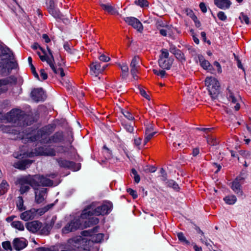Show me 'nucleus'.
<instances>
[{
	"instance_id": "f257e3e1",
	"label": "nucleus",
	"mask_w": 251,
	"mask_h": 251,
	"mask_svg": "<svg viewBox=\"0 0 251 251\" xmlns=\"http://www.w3.org/2000/svg\"><path fill=\"white\" fill-rule=\"evenodd\" d=\"M112 207V203L110 202H104L101 205H99L97 202H92L87 205L80 215L81 219L87 220L85 221L84 226L89 227L97 224L99 219L96 217H91L107 215L110 212Z\"/></svg>"
},
{
	"instance_id": "f03ea898",
	"label": "nucleus",
	"mask_w": 251,
	"mask_h": 251,
	"mask_svg": "<svg viewBox=\"0 0 251 251\" xmlns=\"http://www.w3.org/2000/svg\"><path fill=\"white\" fill-rule=\"evenodd\" d=\"M53 130V126L49 125L38 130L37 134L34 136L27 134L26 138H23V140L25 141L27 139L28 142H31L38 141L42 144H54L61 142L63 140L62 132H56L53 136L49 137Z\"/></svg>"
},
{
	"instance_id": "7ed1b4c3",
	"label": "nucleus",
	"mask_w": 251,
	"mask_h": 251,
	"mask_svg": "<svg viewBox=\"0 0 251 251\" xmlns=\"http://www.w3.org/2000/svg\"><path fill=\"white\" fill-rule=\"evenodd\" d=\"M17 182L20 185V192L21 194L28 191L29 186L36 190L37 187L51 186L53 184L52 180L39 175L23 176L18 179Z\"/></svg>"
},
{
	"instance_id": "20e7f679",
	"label": "nucleus",
	"mask_w": 251,
	"mask_h": 251,
	"mask_svg": "<svg viewBox=\"0 0 251 251\" xmlns=\"http://www.w3.org/2000/svg\"><path fill=\"white\" fill-rule=\"evenodd\" d=\"M67 250H64L62 248L52 247L50 248H39L38 251H89L90 247L87 243V240L81 236L76 237L70 239L68 242Z\"/></svg>"
},
{
	"instance_id": "39448f33",
	"label": "nucleus",
	"mask_w": 251,
	"mask_h": 251,
	"mask_svg": "<svg viewBox=\"0 0 251 251\" xmlns=\"http://www.w3.org/2000/svg\"><path fill=\"white\" fill-rule=\"evenodd\" d=\"M32 48L34 50H37L38 48L41 49L43 54H41L40 52H37L40 59L43 62H46L54 74L59 75L61 77L65 76V73L63 70L62 68L60 67V65H58V66L55 65L54 57L51 50L48 46H47L48 52L41 48L37 43H34L32 46Z\"/></svg>"
},
{
	"instance_id": "423d86ee",
	"label": "nucleus",
	"mask_w": 251,
	"mask_h": 251,
	"mask_svg": "<svg viewBox=\"0 0 251 251\" xmlns=\"http://www.w3.org/2000/svg\"><path fill=\"white\" fill-rule=\"evenodd\" d=\"M27 118V116L24 115L22 111L17 109L11 110L6 116L8 122L13 123L19 126L28 125V123L25 122Z\"/></svg>"
},
{
	"instance_id": "0eeeda50",
	"label": "nucleus",
	"mask_w": 251,
	"mask_h": 251,
	"mask_svg": "<svg viewBox=\"0 0 251 251\" xmlns=\"http://www.w3.org/2000/svg\"><path fill=\"white\" fill-rule=\"evenodd\" d=\"M56 155V151L54 149L49 147H39L36 148L34 151L27 152L23 154L20 153L19 157L23 155L22 158L24 157H33L38 155H45L53 156ZM15 157H19L18 156H15Z\"/></svg>"
},
{
	"instance_id": "6e6552de",
	"label": "nucleus",
	"mask_w": 251,
	"mask_h": 251,
	"mask_svg": "<svg viewBox=\"0 0 251 251\" xmlns=\"http://www.w3.org/2000/svg\"><path fill=\"white\" fill-rule=\"evenodd\" d=\"M205 84L207 86L209 94L212 99H216L220 93V84L215 78L210 76L205 79Z\"/></svg>"
},
{
	"instance_id": "1a4fd4ad",
	"label": "nucleus",
	"mask_w": 251,
	"mask_h": 251,
	"mask_svg": "<svg viewBox=\"0 0 251 251\" xmlns=\"http://www.w3.org/2000/svg\"><path fill=\"white\" fill-rule=\"evenodd\" d=\"M99 228L98 226H96L92 229L82 231V235L84 236H90L91 237L89 240H87V243L89 246H90L93 243H100L103 240V234L97 233Z\"/></svg>"
},
{
	"instance_id": "9d476101",
	"label": "nucleus",
	"mask_w": 251,
	"mask_h": 251,
	"mask_svg": "<svg viewBox=\"0 0 251 251\" xmlns=\"http://www.w3.org/2000/svg\"><path fill=\"white\" fill-rule=\"evenodd\" d=\"M160 52L158 59L159 66L163 69L169 70L174 62V58L169 56V52L166 49H162Z\"/></svg>"
},
{
	"instance_id": "9b49d317",
	"label": "nucleus",
	"mask_w": 251,
	"mask_h": 251,
	"mask_svg": "<svg viewBox=\"0 0 251 251\" xmlns=\"http://www.w3.org/2000/svg\"><path fill=\"white\" fill-rule=\"evenodd\" d=\"M81 220L82 219L80 217L79 219H74L72 220L62 229V232L64 234H66L77 230L82 226L81 225Z\"/></svg>"
},
{
	"instance_id": "f8f14e48",
	"label": "nucleus",
	"mask_w": 251,
	"mask_h": 251,
	"mask_svg": "<svg viewBox=\"0 0 251 251\" xmlns=\"http://www.w3.org/2000/svg\"><path fill=\"white\" fill-rule=\"evenodd\" d=\"M140 59L138 56H134L130 63V73L135 80H137L138 79V76L137 74L139 73V62Z\"/></svg>"
},
{
	"instance_id": "ddd939ff",
	"label": "nucleus",
	"mask_w": 251,
	"mask_h": 251,
	"mask_svg": "<svg viewBox=\"0 0 251 251\" xmlns=\"http://www.w3.org/2000/svg\"><path fill=\"white\" fill-rule=\"evenodd\" d=\"M124 21L129 25H131L139 32H142L143 26L142 23L137 18L133 17H128L124 18Z\"/></svg>"
},
{
	"instance_id": "4468645a",
	"label": "nucleus",
	"mask_w": 251,
	"mask_h": 251,
	"mask_svg": "<svg viewBox=\"0 0 251 251\" xmlns=\"http://www.w3.org/2000/svg\"><path fill=\"white\" fill-rule=\"evenodd\" d=\"M32 99L35 101H43L46 98V94L42 88H34L30 94Z\"/></svg>"
},
{
	"instance_id": "2eb2a0df",
	"label": "nucleus",
	"mask_w": 251,
	"mask_h": 251,
	"mask_svg": "<svg viewBox=\"0 0 251 251\" xmlns=\"http://www.w3.org/2000/svg\"><path fill=\"white\" fill-rule=\"evenodd\" d=\"M16 82V79L13 76H9L0 79V94L7 90V86L9 84L15 83Z\"/></svg>"
},
{
	"instance_id": "dca6fc26",
	"label": "nucleus",
	"mask_w": 251,
	"mask_h": 251,
	"mask_svg": "<svg viewBox=\"0 0 251 251\" xmlns=\"http://www.w3.org/2000/svg\"><path fill=\"white\" fill-rule=\"evenodd\" d=\"M42 223L38 221H34L27 223L25 227L30 232L35 233H38L39 230L42 227Z\"/></svg>"
},
{
	"instance_id": "f3484780",
	"label": "nucleus",
	"mask_w": 251,
	"mask_h": 251,
	"mask_svg": "<svg viewBox=\"0 0 251 251\" xmlns=\"http://www.w3.org/2000/svg\"><path fill=\"white\" fill-rule=\"evenodd\" d=\"M56 160L59 166L61 168L72 169L74 171L75 170V163L73 161L67 160L62 158H57Z\"/></svg>"
},
{
	"instance_id": "a211bd4d",
	"label": "nucleus",
	"mask_w": 251,
	"mask_h": 251,
	"mask_svg": "<svg viewBox=\"0 0 251 251\" xmlns=\"http://www.w3.org/2000/svg\"><path fill=\"white\" fill-rule=\"evenodd\" d=\"M13 247L17 251L24 249L27 245V241L25 238H17L13 241Z\"/></svg>"
},
{
	"instance_id": "6ab92c4d",
	"label": "nucleus",
	"mask_w": 251,
	"mask_h": 251,
	"mask_svg": "<svg viewBox=\"0 0 251 251\" xmlns=\"http://www.w3.org/2000/svg\"><path fill=\"white\" fill-rule=\"evenodd\" d=\"M35 201L38 203L42 202L46 198L47 189L42 188L39 190L38 189V187H37V189L35 190Z\"/></svg>"
},
{
	"instance_id": "aec40b11",
	"label": "nucleus",
	"mask_w": 251,
	"mask_h": 251,
	"mask_svg": "<svg viewBox=\"0 0 251 251\" xmlns=\"http://www.w3.org/2000/svg\"><path fill=\"white\" fill-rule=\"evenodd\" d=\"M90 74L97 76L99 74L102 72L105 67L101 68L100 63L98 62H93L90 65Z\"/></svg>"
},
{
	"instance_id": "412c9836",
	"label": "nucleus",
	"mask_w": 251,
	"mask_h": 251,
	"mask_svg": "<svg viewBox=\"0 0 251 251\" xmlns=\"http://www.w3.org/2000/svg\"><path fill=\"white\" fill-rule=\"evenodd\" d=\"M32 161L29 159H25L15 163L14 166L21 170H24L28 168L32 164Z\"/></svg>"
},
{
	"instance_id": "4be33fe9",
	"label": "nucleus",
	"mask_w": 251,
	"mask_h": 251,
	"mask_svg": "<svg viewBox=\"0 0 251 251\" xmlns=\"http://www.w3.org/2000/svg\"><path fill=\"white\" fill-rule=\"evenodd\" d=\"M36 210L35 209H31L29 210L25 211L22 213L20 215L21 219L27 221L34 218L36 214Z\"/></svg>"
},
{
	"instance_id": "5701e85b",
	"label": "nucleus",
	"mask_w": 251,
	"mask_h": 251,
	"mask_svg": "<svg viewBox=\"0 0 251 251\" xmlns=\"http://www.w3.org/2000/svg\"><path fill=\"white\" fill-rule=\"evenodd\" d=\"M227 92L226 93V97L229 101H231L233 103L236 104L234 106L235 110L238 111L240 108V104L237 102V99L235 95L231 92L228 88L227 89Z\"/></svg>"
},
{
	"instance_id": "b1692460",
	"label": "nucleus",
	"mask_w": 251,
	"mask_h": 251,
	"mask_svg": "<svg viewBox=\"0 0 251 251\" xmlns=\"http://www.w3.org/2000/svg\"><path fill=\"white\" fill-rule=\"evenodd\" d=\"M214 3L217 7L223 9L228 8L231 4L229 0H214Z\"/></svg>"
},
{
	"instance_id": "393cba45",
	"label": "nucleus",
	"mask_w": 251,
	"mask_h": 251,
	"mask_svg": "<svg viewBox=\"0 0 251 251\" xmlns=\"http://www.w3.org/2000/svg\"><path fill=\"white\" fill-rule=\"evenodd\" d=\"M1 55L6 57V59L9 60H13L14 54L12 51L7 47L3 48L1 50Z\"/></svg>"
},
{
	"instance_id": "a878e982",
	"label": "nucleus",
	"mask_w": 251,
	"mask_h": 251,
	"mask_svg": "<svg viewBox=\"0 0 251 251\" xmlns=\"http://www.w3.org/2000/svg\"><path fill=\"white\" fill-rule=\"evenodd\" d=\"M100 6L101 8L111 14H118L117 11L116 9L112 7L110 4H101Z\"/></svg>"
},
{
	"instance_id": "bb28decb",
	"label": "nucleus",
	"mask_w": 251,
	"mask_h": 251,
	"mask_svg": "<svg viewBox=\"0 0 251 251\" xmlns=\"http://www.w3.org/2000/svg\"><path fill=\"white\" fill-rule=\"evenodd\" d=\"M241 186L238 180H235L232 182V189L237 195H242V191L241 190Z\"/></svg>"
},
{
	"instance_id": "cd10ccee",
	"label": "nucleus",
	"mask_w": 251,
	"mask_h": 251,
	"mask_svg": "<svg viewBox=\"0 0 251 251\" xmlns=\"http://www.w3.org/2000/svg\"><path fill=\"white\" fill-rule=\"evenodd\" d=\"M51 229L50 226L49 224H46L44 226L42 225V227L39 230L38 234L42 235H47L49 234Z\"/></svg>"
},
{
	"instance_id": "c85d7f7f",
	"label": "nucleus",
	"mask_w": 251,
	"mask_h": 251,
	"mask_svg": "<svg viewBox=\"0 0 251 251\" xmlns=\"http://www.w3.org/2000/svg\"><path fill=\"white\" fill-rule=\"evenodd\" d=\"M11 226L20 231H23L25 229V226L23 223L19 221H15L11 223Z\"/></svg>"
},
{
	"instance_id": "c756f323",
	"label": "nucleus",
	"mask_w": 251,
	"mask_h": 251,
	"mask_svg": "<svg viewBox=\"0 0 251 251\" xmlns=\"http://www.w3.org/2000/svg\"><path fill=\"white\" fill-rule=\"evenodd\" d=\"M16 205L18 209L21 211L25 210L26 207L24 205V200L22 197L19 196L16 201Z\"/></svg>"
},
{
	"instance_id": "7c9ffc66",
	"label": "nucleus",
	"mask_w": 251,
	"mask_h": 251,
	"mask_svg": "<svg viewBox=\"0 0 251 251\" xmlns=\"http://www.w3.org/2000/svg\"><path fill=\"white\" fill-rule=\"evenodd\" d=\"M224 200L226 203L231 205L234 204L236 202L237 199L235 196L230 195L226 196L224 198Z\"/></svg>"
},
{
	"instance_id": "2f4dec72",
	"label": "nucleus",
	"mask_w": 251,
	"mask_h": 251,
	"mask_svg": "<svg viewBox=\"0 0 251 251\" xmlns=\"http://www.w3.org/2000/svg\"><path fill=\"white\" fill-rule=\"evenodd\" d=\"M8 184L5 180H3L0 184V196L5 194L8 188Z\"/></svg>"
},
{
	"instance_id": "473e14b6",
	"label": "nucleus",
	"mask_w": 251,
	"mask_h": 251,
	"mask_svg": "<svg viewBox=\"0 0 251 251\" xmlns=\"http://www.w3.org/2000/svg\"><path fill=\"white\" fill-rule=\"evenodd\" d=\"M201 66L205 70H210L211 66L208 61L205 60L203 58H199Z\"/></svg>"
},
{
	"instance_id": "72a5a7b5",
	"label": "nucleus",
	"mask_w": 251,
	"mask_h": 251,
	"mask_svg": "<svg viewBox=\"0 0 251 251\" xmlns=\"http://www.w3.org/2000/svg\"><path fill=\"white\" fill-rule=\"evenodd\" d=\"M49 12L55 18L62 19V15L60 14L59 11L56 9L54 8L53 9L49 10Z\"/></svg>"
},
{
	"instance_id": "f704fd0d",
	"label": "nucleus",
	"mask_w": 251,
	"mask_h": 251,
	"mask_svg": "<svg viewBox=\"0 0 251 251\" xmlns=\"http://www.w3.org/2000/svg\"><path fill=\"white\" fill-rule=\"evenodd\" d=\"M177 236L178 240L180 242H181L185 244H187V245L190 244V242L188 240H186L184 234L182 232L177 233Z\"/></svg>"
},
{
	"instance_id": "c9c22d12",
	"label": "nucleus",
	"mask_w": 251,
	"mask_h": 251,
	"mask_svg": "<svg viewBox=\"0 0 251 251\" xmlns=\"http://www.w3.org/2000/svg\"><path fill=\"white\" fill-rule=\"evenodd\" d=\"M176 53H175V56L181 62H183L185 60L184 54L182 52V51L180 50H178L177 51Z\"/></svg>"
},
{
	"instance_id": "e433bc0d",
	"label": "nucleus",
	"mask_w": 251,
	"mask_h": 251,
	"mask_svg": "<svg viewBox=\"0 0 251 251\" xmlns=\"http://www.w3.org/2000/svg\"><path fill=\"white\" fill-rule=\"evenodd\" d=\"M239 19L241 20L242 23H245L247 25H249L250 21H249V18L248 17L244 14V13H242L240 14V16H239Z\"/></svg>"
},
{
	"instance_id": "4c0bfd02",
	"label": "nucleus",
	"mask_w": 251,
	"mask_h": 251,
	"mask_svg": "<svg viewBox=\"0 0 251 251\" xmlns=\"http://www.w3.org/2000/svg\"><path fill=\"white\" fill-rule=\"evenodd\" d=\"M168 185L176 191H178L179 189L178 185L174 180H171L169 181L168 182Z\"/></svg>"
},
{
	"instance_id": "58836bf2",
	"label": "nucleus",
	"mask_w": 251,
	"mask_h": 251,
	"mask_svg": "<svg viewBox=\"0 0 251 251\" xmlns=\"http://www.w3.org/2000/svg\"><path fill=\"white\" fill-rule=\"evenodd\" d=\"M124 116L129 120H133L134 118L130 112L128 110H125L122 112Z\"/></svg>"
},
{
	"instance_id": "ea45409f",
	"label": "nucleus",
	"mask_w": 251,
	"mask_h": 251,
	"mask_svg": "<svg viewBox=\"0 0 251 251\" xmlns=\"http://www.w3.org/2000/svg\"><path fill=\"white\" fill-rule=\"evenodd\" d=\"M153 72L154 74L160 76L162 78H163L166 75V73L164 70H157L156 69H153Z\"/></svg>"
},
{
	"instance_id": "a19ab883",
	"label": "nucleus",
	"mask_w": 251,
	"mask_h": 251,
	"mask_svg": "<svg viewBox=\"0 0 251 251\" xmlns=\"http://www.w3.org/2000/svg\"><path fill=\"white\" fill-rule=\"evenodd\" d=\"M135 3L141 7L147 6L148 2L147 0H138L135 1Z\"/></svg>"
},
{
	"instance_id": "79ce46f5",
	"label": "nucleus",
	"mask_w": 251,
	"mask_h": 251,
	"mask_svg": "<svg viewBox=\"0 0 251 251\" xmlns=\"http://www.w3.org/2000/svg\"><path fill=\"white\" fill-rule=\"evenodd\" d=\"M151 133H156V132L153 131V126L152 124H149L146 126L145 134Z\"/></svg>"
},
{
	"instance_id": "37998d69",
	"label": "nucleus",
	"mask_w": 251,
	"mask_h": 251,
	"mask_svg": "<svg viewBox=\"0 0 251 251\" xmlns=\"http://www.w3.org/2000/svg\"><path fill=\"white\" fill-rule=\"evenodd\" d=\"M156 133L145 134L144 145H146L154 135Z\"/></svg>"
},
{
	"instance_id": "c03bdc74",
	"label": "nucleus",
	"mask_w": 251,
	"mask_h": 251,
	"mask_svg": "<svg viewBox=\"0 0 251 251\" xmlns=\"http://www.w3.org/2000/svg\"><path fill=\"white\" fill-rule=\"evenodd\" d=\"M123 125L124 126L126 130L130 133H132L133 131L134 128L133 126L129 124H124L123 123Z\"/></svg>"
},
{
	"instance_id": "a18cd8bd",
	"label": "nucleus",
	"mask_w": 251,
	"mask_h": 251,
	"mask_svg": "<svg viewBox=\"0 0 251 251\" xmlns=\"http://www.w3.org/2000/svg\"><path fill=\"white\" fill-rule=\"evenodd\" d=\"M2 245V247L6 250H12L11 243L9 241L3 242Z\"/></svg>"
},
{
	"instance_id": "49530a36",
	"label": "nucleus",
	"mask_w": 251,
	"mask_h": 251,
	"mask_svg": "<svg viewBox=\"0 0 251 251\" xmlns=\"http://www.w3.org/2000/svg\"><path fill=\"white\" fill-rule=\"evenodd\" d=\"M7 63L6 61H2L0 62V72L3 73L6 71Z\"/></svg>"
},
{
	"instance_id": "de8ad7c7",
	"label": "nucleus",
	"mask_w": 251,
	"mask_h": 251,
	"mask_svg": "<svg viewBox=\"0 0 251 251\" xmlns=\"http://www.w3.org/2000/svg\"><path fill=\"white\" fill-rule=\"evenodd\" d=\"M217 16L220 20L223 21H226L227 19L226 15L223 11L219 12L217 14Z\"/></svg>"
},
{
	"instance_id": "09e8293b",
	"label": "nucleus",
	"mask_w": 251,
	"mask_h": 251,
	"mask_svg": "<svg viewBox=\"0 0 251 251\" xmlns=\"http://www.w3.org/2000/svg\"><path fill=\"white\" fill-rule=\"evenodd\" d=\"M127 192L132 196L133 198L135 199L137 198L138 195L136 191L133 190L131 188H128Z\"/></svg>"
},
{
	"instance_id": "8fccbe9b",
	"label": "nucleus",
	"mask_w": 251,
	"mask_h": 251,
	"mask_svg": "<svg viewBox=\"0 0 251 251\" xmlns=\"http://www.w3.org/2000/svg\"><path fill=\"white\" fill-rule=\"evenodd\" d=\"M207 143L211 146H215L218 144L216 139L212 138H208L207 139Z\"/></svg>"
},
{
	"instance_id": "3c124183",
	"label": "nucleus",
	"mask_w": 251,
	"mask_h": 251,
	"mask_svg": "<svg viewBox=\"0 0 251 251\" xmlns=\"http://www.w3.org/2000/svg\"><path fill=\"white\" fill-rule=\"evenodd\" d=\"M121 69L123 73L127 74L128 72V67L126 64L123 63L121 66Z\"/></svg>"
},
{
	"instance_id": "603ef678",
	"label": "nucleus",
	"mask_w": 251,
	"mask_h": 251,
	"mask_svg": "<svg viewBox=\"0 0 251 251\" xmlns=\"http://www.w3.org/2000/svg\"><path fill=\"white\" fill-rule=\"evenodd\" d=\"M48 4V9L49 10L53 9L55 8L54 2L53 0H50L47 3Z\"/></svg>"
},
{
	"instance_id": "864d4df0",
	"label": "nucleus",
	"mask_w": 251,
	"mask_h": 251,
	"mask_svg": "<svg viewBox=\"0 0 251 251\" xmlns=\"http://www.w3.org/2000/svg\"><path fill=\"white\" fill-rule=\"evenodd\" d=\"M99 59L103 62H108L110 60V58L104 54L100 56Z\"/></svg>"
},
{
	"instance_id": "5fc2aeb1",
	"label": "nucleus",
	"mask_w": 251,
	"mask_h": 251,
	"mask_svg": "<svg viewBox=\"0 0 251 251\" xmlns=\"http://www.w3.org/2000/svg\"><path fill=\"white\" fill-rule=\"evenodd\" d=\"M40 76L42 78L43 80H45L48 78V75L44 69H41L40 70Z\"/></svg>"
},
{
	"instance_id": "6e6d98bb",
	"label": "nucleus",
	"mask_w": 251,
	"mask_h": 251,
	"mask_svg": "<svg viewBox=\"0 0 251 251\" xmlns=\"http://www.w3.org/2000/svg\"><path fill=\"white\" fill-rule=\"evenodd\" d=\"M200 8L203 13H206L207 11V8L204 3L201 2L200 4Z\"/></svg>"
},
{
	"instance_id": "4d7b16f0",
	"label": "nucleus",
	"mask_w": 251,
	"mask_h": 251,
	"mask_svg": "<svg viewBox=\"0 0 251 251\" xmlns=\"http://www.w3.org/2000/svg\"><path fill=\"white\" fill-rule=\"evenodd\" d=\"M56 216H54L52 217L51 219L50 220V223H49V225L50 226V228H51L54 225V224L56 220Z\"/></svg>"
},
{
	"instance_id": "13d9d810",
	"label": "nucleus",
	"mask_w": 251,
	"mask_h": 251,
	"mask_svg": "<svg viewBox=\"0 0 251 251\" xmlns=\"http://www.w3.org/2000/svg\"><path fill=\"white\" fill-rule=\"evenodd\" d=\"M30 68L33 75L38 79H39L38 74L36 72L35 68L34 67V66L33 65H32V66L30 67Z\"/></svg>"
},
{
	"instance_id": "bf43d9fd",
	"label": "nucleus",
	"mask_w": 251,
	"mask_h": 251,
	"mask_svg": "<svg viewBox=\"0 0 251 251\" xmlns=\"http://www.w3.org/2000/svg\"><path fill=\"white\" fill-rule=\"evenodd\" d=\"M214 65L217 68V71L219 73H222V68H221V65L220 64V63L219 62H218L217 61H215L214 62Z\"/></svg>"
},
{
	"instance_id": "052dcab7",
	"label": "nucleus",
	"mask_w": 251,
	"mask_h": 251,
	"mask_svg": "<svg viewBox=\"0 0 251 251\" xmlns=\"http://www.w3.org/2000/svg\"><path fill=\"white\" fill-rule=\"evenodd\" d=\"M57 151L59 153H64L67 151V149L65 147L60 146L58 148Z\"/></svg>"
},
{
	"instance_id": "680f3d73",
	"label": "nucleus",
	"mask_w": 251,
	"mask_h": 251,
	"mask_svg": "<svg viewBox=\"0 0 251 251\" xmlns=\"http://www.w3.org/2000/svg\"><path fill=\"white\" fill-rule=\"evenodd\" d=\"M140 94L142 96H143L146 99H147L148 100L150 99L149 96L147 94L146 92L144 90H143V89L140 90Z\"/></svg>"
},
{
	"instance_id": "e2e57ef3",
	"label": "nucleus",
	"mask_w": 251,
	"mask_h": 251,
	"mask_svg": "<svg viewBox=\"0 0 251 251\" xmlns=\"http://www.w3.org/2000/svg\"><path fill=\"white\" fill-rule=\"evenodd\" d=\"M198 232H199V233L201 234V238H200V240L201 241V242L202 243H205L206 242H205V240L204 239L203 232L200 228L198 229Z\"/></svg>"
},
{
	"instance_id": "0e129e2a",
	"label": "nucleus",
	"mask_w": 251,
	"mask_h": 251,
	"mask_svg": "<svg viewBox=\"0 0 251 251\" xmlns=\"http://www.w3.org/2000/svg\"><path fill=\"white\" fill-rule=\"evenodd\" d=\"M179 50L177 49L175 46H172L170 48V51L175 55V53H176Z\"/></svg>"
},
{
	"instance_id": "69168bd1",
	"label": "nucleus",
	"mask_w": 251,
	"mask_h": 251,
	"mask_svg": "<svg viewBox=\"0 0 251 251\" xmlns=\"http://www.w3.org/2000/svg\"><path fill=\"white\" fill-rule=\"evenodd\" d=\"M191 32H192V36H193V40L194 41V42L196 44H199V39L196 36V35L194 34V31L193 30H191Z\"/></svg>"
},
{
	"instance_id": "338daca9",
	"label": "nucleus",
	"mask_w": 251,
	"mask_h": 251,
	"mask_svg": "<svg viewBox=\"0 0 251 251\" xmlns=\"http://www.w3.org/2000/svg\"><path fill=\"white\" fill-rule=\"evenodd\" d=\"M42 37L46 43H49L50 41L49 37L46 34H44L42 36Z\"/></svg>"
},
{
	"instance_id": "774afa93",
	"label": "nucleus",
	"mask_w": 251,
	"mask_h": 251,
	"mask_svg": "<svg viewBox=\"0 0 251 251\" xmlns=\"http://www.w3.org/2000/svg\"><path fill=\"white\" fill-rule=\"evenodd\" d=\"M200 153V151L198 148H195L193 150L192 154L194 156H196Z\"/></svg>"
}]
</instances>
